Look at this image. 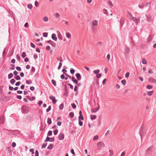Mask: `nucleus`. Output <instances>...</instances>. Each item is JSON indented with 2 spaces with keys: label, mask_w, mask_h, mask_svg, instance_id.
<instances>
[{
  "label": "nucleus",
  "mask_w": 156,
  "mask_h": 156,
  "mask_svg": "<svg viewBox=\"0 0 156 156\" xmlns=\"http://www.w3.org/2000/svg\"><path fill=\"white\" fill-rule=\"evenodd\" d=\"M154 149L152 146L149 147L146 151L145 154L146 156L151 155L154 152Z\"/></svg>",
  "instance_id": "nucleus-1"
},
{
  "label": "nucleus",
  "mask_w": 156,
  "mask_h": 156,
  "mask_svg": "<svg viewBox=\"0 0 156 156\" xmlns=\"http://www.w3.org/2000/svg\"><path fill=\"white\" fill-rule=\"evenodd\" d=\"M19 134L18 131L17 130H10V136L14 137L17 136Z\"/></svg>",
  "instance_id": "nucleus-2"
},
{
  "label": "nucleus",
  "mask_w": 156,
  "mask_h": 156,
  "mask_svg": "<svg viewBox=\"0 0 156 156\" xmlns=\"http://www.w3.org/2000/svg\"><path fill=\"white\" fill-rule=\"evenodd\" d=\"M22 112L23 114H27V113L29 111V108L28 106H23L22 108Z\"/></svg>",
  "instance_id": "nucleus-3"
},
{
  "label": "nucleus",
  "mask_w": 156,
  "mask_h": 156,
  "mask_svg": "<svg viewBox=\"0 0 156 156\" xmlns=\"http://www.w3.org/2000/svg\"><path fill=\"white\" fill-rule=\"evenodd\" d=\"M146 133V131L143 129V127L142 126L140 129V135L141 139L143 135H144Z\"/></svg>",
  "instance_id": "nucleus-4"
},
{
  "label": "nucleus",
  "mask_w": 156,
  "mask_h": 156,
  "mask_svg": "<svg viewBox=\"0 0 156 156\" xmlns=\"http://www.w3.org/2000/svg\"><path fill=\"white\" fill-rule=\"evenodd\" d=\"M55 140L54 137H50L48 136H47L46 137L45 140L44 142H47L49 141L50 142H54Z\"/></svg>",
  "instance_id": "nucleus-5"
},
{
  "label": "nucleus",
  "mask_w": 156,
  "mask_h": 156,
  "mask_svg": "<svg viewBox=\"0 0 156 156\" xmlns=\"http://www.w3.org/2000/svg\"><path fill=\"white\" fill-rule=\"evenodd\" d=\"M49 98L50 100H52V102L53 104H55L56 103L57 100L55 99V97L51 95L49 97Z\"/></svg>",
  "instance_id": "nucleus-6"
},
{
  "label": "nucleus",
  "mask_w": 156,
  "mask_h": 156,
  "mask_svg": "<svg viewBox=\"0 0 156 156\" xmlns=\"http://www.w3.org/2000/svg\"><path fill=\"white\" fill-rule=\"evenodd\" d=\"M64 135L62 133H60L58 135V139L59 140H63L64 138Z\"/></svg>",
  "instance_id": "nucleus-7"
},
{
  "label": "nucleus",
  "mask_w": 156,
  "mask_h": 156,
  "mask_svg": "<svg viewBox=\"0 0 156 156\" xmlns=\"http://www.w3.org/2000/svg\"><path fill=\"white\" fill-rule=\"evenodd\" d=\"M119 22L120 23V27L121 29L124 23V19L123 18H121Z\"/></svg>",
  "instance_id": "nucleus-8"
},
{
  "label": "nucleus",
  "mask_w": 156,
  "mask_h": 156,
  "mask_svg": "<svg viewBox=\"0 0 156 156\" xmlns=\"http://www.w3.org/2000/svg\"><path fill=\"white\" fill-rule=\"evenodd\" d=\"M5 120L4 116L2 115L0 116V124H2L4 123Z\"/></svg>",
  "instance_id": "nucleus-9"
},
{
  "label": "nucleus",
  "mask_w": 156,
  "mask_h": 156,
  "mask_svg": "<svg viewBox=\"0 0 156 156\" xmlns=\"http://www.w3.org/2000/svg\"><path fill=\"white\" fill-rule=\"evenodd\" d=\"M75 76L78 80H81V77L80 73H77L75 74Z\"/></svg>",
  "instance_id": "nucleus-10"
},
{
  "label": "nucleus",
  "mask_w": 156,
  "mask_h": 156,
  "mask_svg": "<svg viewBox=\"0 0 156 156\" xmlns=\"http://www.w3.org/2000/svg\"><path fill=\"white\" fill-rule=\"evenodd\" d=\"M97 145L98 147H104L105 146L104 144L102 142H100L97 143Z\"/></svg>",
  "instance_id": "nucleus-11"
},
{
  "label": "nucleus",
  "mask_w": 156,
  "mask_h": 156,
  "mask_svg": "<svg viewBox=\"0 0 156 156\" xmlns=\"http://www.w3.org/2000/svg\"><path fill=\"white\" fill-rule=\"evenodd\" d=\"M51 37L52 39L55 41H56L57 40V38L55 34L53 33L52 34Z\"/></svg>",
  "instance_id": "nucleus-12"
},
{
  "label": "nucleus",
  "mask_w": 156,
  "mask_h": 156,
  "mask_svg": "<svg viewBox=\"0 0 156 156\" xmlns=\"http://www.w3.org/2000/svg\"><path fill=\"white\" fill-rule=\"evenodd\" d=\"M26 97L27 98L29 101H32L35 100L36 99V98L34 96H33L31 98L30 96H27Z\"/></svg>",
  "instance_id": "nucleus-13"
},
{
  "label": "nucleus",
  "mask_w": 156,
  "mask_h": 156,
  "mask_svg": "<svg viewBox=\"0 0 156 156\" xmlns=\"http://www.w3.org/2000/svg\"><path fill=\"white\" fill-rule=\"evenodd\" d=\"M148 81L149 82H152L153 83L156 84V80L150 77L149 78Z\"/></svg>",
  "instance_id": "nucleus-14"
},
{
  "label": "nucleus",
  "mask_w": 156,
  "mask_h": 156,
  "mask_svg": "<svg viewBox=\"0 0 156 156\" xmlns=\"http://www.w3.org/2000/svg\"><path fill=\"white\" fill-rule=\"evenodd\" d=\"M100 108L99 105H98V108H96V110H94V109H92L91 110V111L92 113H95Z\"/></svg>",
  "instance_id": "nucleus-15"
},
{
  "label": "nucleus",
  "mask_w": 156,
  "mask_h": 156,
  "mask_svg": "<svg viewBox=\"0 0 156 156\" xmlns=\"http://www.w3.org/2000/svg\"><path fill=\"white\" fill-rule=\"evenodd\" d=\"M65 92H64L63 93L64 95V96L67 97L68 95V93H69V91L68 89L66 88H65Z\"/></svg>",
  "instance_id": "nucleus-16"
},
{
  "label": "nucleus",
  "mask_w": 156,
  "mask_h": 156,
  "mask_svg": "<svg viewBox=\"0 0 156 156\" xmlns=\"http://www.w3.org/2000/svg\"><path fill=\"white\" fill-rule=\"evenodd\" d=\"M57 32L58 33L57 36H58V39L60 40H62V36H61V34H60V33L59 32H58V31H57Z\"/></svg>",
  "instance_id": "nucleus-17"
},
{
  "label": "nucleus",
  "mask_w": 156,
  "mask_h": 156,
  "mask_svg": "<svg viewBox=\"0 0 156 156\" xmlns=\"http://www.w3.org/2000/svg\"><path fill=\"white\" fill-rule=\"evenodd\" d=\"M54 147V145L52 144H50V145L48 146L47 147V149L49 150H51Z\"/></svg>",
  "instance_id": "nucleus-18"
},
{
  "label": "nucleus",
  "mask_w": 156,
  "mask_h": 156,
  "mask_svg": "<svg viewBox=\"0 0 156 156\" xmlns=\"http://www.w3.org/2000/svg\"><path fill=\"white\" fill-rule=\"evenodd\" d=\"M10 17H12L13 20H14V22H15V20L16 17H15V14L12 13L11 15V13L10 12Z\"/></svg>",
  "instance_id": "nucleus-19"
},
{
  "label": "nucleus",
  "mask_w": 156,
  "mask_h": 156,
  "mask_svg": "<svg viewBox=\"0 0 156 156\" xmlns=\"http://www.w3.org/2000/svg\"><path fill=\"white\" fill-rule=\"evenodd\" d=\"M14 78L16 80H20L21 79L19 75H17L16 76H14Z\"/></svg>",
  "instance_id": "nucleus-20"
},
{
  "label": "nucleus",
  "mask_w": 156,
  "mask_h": 156,
  "mask_svg": "<svg viewBox=\"0 0 156 156\" xmlns=\"http://www.w3.org/2000/svg\"><path fill=\"white\" fill-rule=\"evenodd\" d=\"M92 25L94 26H96L98 25V21L97 20H94L92 22Z\"/></svg>",
  "instance_id": "nucleus-21"
},
{
  "label": "nucleus",
  "mask_w": 156,
  "mask_h": 156,
  "mask_svg": "<svg viewBox=\"0 0 156 156\" xmlns=\"http://www.w3.org/2000/svg\"><path fill=\"white\" fill-rule=\"evenodd\" d=\"M47 123L49 125H50L51 124L52 121L51 119L50 118H48L47 119Z\"/></svg>",
  "instance_id": "nucleus-22"
},
{
  "label": "nucleus",
  "mask_w": 156,
  "mask_h": 156,
  "mask_svg": "<svg viewBox=\"0 0 156 156\" xmlns=\"http://www.w3.org/2000/svg\"><path fill=\"white\" fill-rule=\"evenodd\" d=\"M97 116L95 115H90V119L92 120H93L96 119Z\"/></svg>",
  "instance_id": "nucleus-23"
},
{
  "label": "nucleus",
  "mask_w": 156,
  "mask_h": 156,
  "mask_svg": "<svg viewBox=\"0 0 156 156\" xmlns=\"http://www.w3.org/2000/svg\"><path fill=\"white\" fill-rule=\"evenodd\" d=\"M64 107V104L62 103L60 104L59 106V109L60 110H62L63 109Z\"/></svg>",
  "instance_id": "nucleus-24"
},
{
  "label": "nucleus",
  "mask_w": 156,
  "mask_h": 156,
  "mask_svg": "<svg viewBox=\"0 0 156 156\" xmlns=\"http://www.w3.org/2000/svg\"><path fill=\"white\" fill-rule=\"evenodd\" d=\"M51 82L54 86L56 87V81L53 79L51 80Z\"/></svg>",
  "instance_id": "nucleus-25"
},
{
  "label": "nucleus",
  "mask_w": 156,
  "mask_h": 156,
  "mask_svg": "<svg viewBox=\"0 0 156 156\" xmlns=\"http://www.w3.org/2000/svg\"><path fill=\"white\" fill-rule=\"evenodd\" d=\"M70 73L72 75H73L75 72V70L73 68H71L70 69Z\"/></svg>",
  "instance_id": "nucleus-26"
},
{
  "label": "nucleus",
  "mask_w": 156,
  "mask_h": 156,
  "mask_svg": "<svg viewBox=\"0 0 156 156\" xmlns=\"http://www.w3.org/2000/svg\"><path fill=\"white\" fill-rule=\"evenodd\" d=\"M132 20L136 23L138 22V20L137 18L134 17H132Z\"/></svg>",
  "instance_id": "nucleus-27"
},
{
  "label": "nucleus",
  "mask_w": 156,
  "mask_h": 156,
  "mask_svg": "<svg viewBox=\"0 0 156 156\" xmlns=\"http://www.w3.org/2000/svg\"><path fill=\"white\" fill-rule=\"evenodd\" d=\"M100 70L99 69H97L96 70H94L93 72V73L95 74H97L100 72Z\"/></svg>",
  "instance_id": "nucleus-28"
},
{
  "label": "nucleus",
  "mask_w": 156,
  "mask_h": 156,
  "mask_svg": "<svg viewBox=\"0 0 156 156\" xmlns=\"http://www.w3.org/2000/svg\"><path fill=\"white\" fill-rule=\"evenodd\" d=\"M69 116L71 118H73L74 117V114L73 112H70L69 113Z\"/></svg>",
  "instance_id": "nucleus-29"
},
{
  "label": "nucleus",
  "mask_w": 156,
  "mask_h": 156,
  "mask_svg": "<svg viewBox=\"0 0 156 156\" xmlns=\"http://www.w3.org/2000/svg\"><path fill=\"white\" fill-rule=\"evenodd\" d=\"M27 7L29 9H32L33 6L32 4H29L27 5Z\"/></svg>",
  "instance_id": "nucleus-30"
},
{
  "label": "nucleus",
  "mask_w": 156,
  "mask_h": 156,
  "mask_svg": "<svg viewBox=\"0 0 156 156\" xmlns=\"http://www.w3.org/2000/svg\"><path fill=\"white\" fill-rule=\"evenodd\" d=\"M16 82V80H15V79H12L11 80H10V83L12 84H13L15 83Z\"/></svg>",
  "instance_id": "nucleus-31"
},
{
  "label": "nucleus",
  "mask_w": 156,
  "mask_h": 156,
  "mask_svg": "<svg viewBox=\"0 0 156 156\" xmlns=\"http://www.w3.org/2000/svg\"><path fill=\"white\" fill-rule=\"evenodd\" d=\"M154 92V91L153 90H151V91H149L147 92V94L149 96H151L152 95L153 93Z\"/></svg>",
  "instance_id": "nucleus-32"
},
{
  "label": "nucleus",
  "mask_w": 156,
  "mask_h": 156,
  "mask_svg": "<svg viewBox=\"0 0 156 156\" xmlns=\"http://www.w3.org/2000/svg\"><path fill=\"white\" fill-rule=\"evenodd\" d=\"M66 36L67 38H69L71 37V35L69 33L67 32L66 34Z\"/></svg>",
  "instance_id": "nucleus-33"
},
{
  "label": "nucleus",
  "mask_w": 156,
  "mask_h": 156,
  "mask_svg": "<svg viewBox=\"0 0 156 156\" xmlns=\"http://www.w3.org/2000/svg\"><path fill=\"white\" fill-rule=\"evenodd\" d=\"M84 120V117L83 115H80L78 117V120Z\"/></svg>",
  "instance_id": "nucleus-34"
},
{
  "label": "nucleus",
  "mask_w": 156,
  "mask_h": 156,
  "mask_svg": "<svg viewBox=\"0 0 156 156\" xmlns=\"http://www.w3.org/2000/svg\"><path fill=\"white\" fill-rule=\"evenodd\" d=\"M21 56L23 58H24L26 56V53L25 52H22Z\"/></svg>",
  "instance_id": "nucleus-35"
},
{
  "label": "nucleus",
  "mask_w": 156,
  "mask_h": 156,
  "mask_svg": "<svg viewBox=\"0 0 156 156\" xmlns=\"http://www.w3.org/2000/svg\"><path fill=\"white\" fill-rule=\"evenodd\" d=\"M144 3H142V5H138V7L140 9H143L144 7Z\"/></svg>",
  "instance_id": "nucleus-36"
},
{
  "label": "nucleus",
  "mask_w": 156,
  "mask_h": 156,
  "mask_svg": "<svg viewBox=\"0 0 156 156\" xmlns=\"http://www.w3.org/2000/svg\"><path fill=\"white\" fill-rule=\"evenodd\" d=\"M71 106L73 109H75L76 107V105L74 103L71 104Z\"/></svg>",
  "instance_id": "nucleus-37"
},
{
  "label": "nucleus",
  "mask_w": 156,
  "mask_h": 156,
  "mask_svg": "<svg viewBox=\"0 0 156 156\" xmlns=\"http://www.w3.org/2000/svg\"><path fill=\"white\" fill-rule=\"evenodd\" d=\"M78 124L80 126H82L83 125V122L81 120H78Z\"/></svg>",
  "instance_id": "nucleus-38"
},
{
  "label": "nucleus",
  "mask_w": 156,
  "mask_h": 156,
  "mask_svg": "<svg viewBox=\"0 0 156 156\" xmlns=\"http://www.w3.org/2000/svg\"><path fill=\"white\" fill-rule=\"evenodd\" d=\"M51 109V105L49 106L48 107V108L46 109V112H49Z\"/></svg>",
  "instance_id": "nucleus-39"
},
{
  "label": "nucleus",
  "mask_w": 156,
  "mask_h": 156,
  "mask_svg": "<svg viewBox=\"0 0 156 156\" xmlns=\"http://www.w3.org/2000/svg\"><path fill=\"white\" fill-rule=\"evenodd\" d=\"M153 87V86L152 85H148L146 86V88L148 89H151Z\"/></svg>",
  "instance_id": "nucleus-40"
},
{
  "label": "nucleus",
  "mask_w": 156,
  "mask_h": 156,
  "mask_svg": "<svg viewBox=\"0 0 156 156\" xmlns=\"http://www.w3.org/2000/svg\"><path fill=\"white\" fill-rule=\"evenodd\" d=\"M52 135V131L51 130H49L47 133L48 136H50Z\"/></svg>",
  "instance_id": "nucleus-41"
},
{
  "label": "nucleus",
  "mask_w": 156,
  "mask_h": 156,
  "mask_svg": "<svg viewBox=\"0 0 156 156\" xmlns=\"http://www.w3.org/2000/svg\"><path fill=\"white\" fill-rule=\"evenodd\" d=\"M48 36V33L44 32L43 34V36L45 37H46Z\"/></svg>",
  "instance_id": "nucleus-42"
},
{
  "label": "nucleus",
  "mask_w": 156,
  "mask_h": 156,
  "mask_svg": "<svg viewBox=\"0 0 156 156\" xmlns=\"http://www.w3.org/2000/svg\"><path fill=\"white\" fill-rule=\"evenodd\" d=\"M58 132V130L57 129H55L53 130V133L55 135H56L57 134Z\"/></svg>",
  "instance_id": "nucleus-43"
},
{
  "label": "nucleus",
  "mask_w": 156,
  "mask_h": 156,
  "mask_svg": "<svg viewBox=\"0 0 156 156\" xmlns=\"http://www.w3.org/2000/svg\"><path fill=\"white\" fill-rule=\"evenodd\" d=\"M152 40V38L151 36L150 35H149L147 39V41L150 42Z\"/></svg>",
  "instance_id": "nucleus-44"
},
{
  "label": "nucleus",
  "mask_w": 156,
  "mask_h": 156,
  "mask_svg": "<svg viewBox=\"0 0 156 156\" xmlns=\"http://www.w3.org/2000/svg\"><path fill=\"white\" fill-rule=\"evenodd\" d=\"M62 65V63L61 62H60L58 66V70H59L61 68Z\"/></svg>",
  "instance_id": "nucleus-45"
},
{
  "label": "nucleus",
  "mask_w": 156,
  "mask_h": 156,
  "mask_svg": "<svg viewBox=\"0 0 156 156\" xmlns=\"http://www.w3.org/2000/svg\"><path fill=\"white\" fill-rule=\"evenodd\" d=\"M10 66H12V67H10V69L13 70L15 69V66L13 64H10Z\"/></svg>",
  "instance_id": "nucleus-46"
},
{
  "label": "nucleus",
  "mask_w": 156,
  "mask_h": 156,
  "mask_svg": "<svg viewBox=\"0 0 156 156\" xmlns=\"http://www.w3.org/2000/svg\"><path fill=\"white\" fill-rule=\"evenodd\" d=\"M121 83L124 85L126 84V81L125 80H122L121 81Z\"/></svg>",
  "instance_id": "nucleus-47"
},
{
  "label": "nucleus",
  "mask_w": 156,
  "mask_h": 156,
  "mask_svg": "<svg viewBox=\"0 0 156 156\" xmlns=\"http://www.w3.org/2000/svg\"><path fill=\"white\" fill-rule=\"evenodd\" d=\"M142 63L143 64H146L147 63V62L144 58L142 59Z\"/></svg>",
  "instance_id": "nucleus-48"
},
{
  "label": "nucleus",
  "mask_w": 156,
  "mask_h": 156,
  "mask_svg": "<svg viewBox=\"0 0 156 156\" xmlns=\"http://www.w3.org/2000/svg\"><path fill=\"white\" fill-rule=\"evenodd\" d=\"M70 152L73 155H76V154L74 152V150L73 149H71Z\"/></svg>",
  "instance_id": "nucleus-49"
},
{
  "label": "nucleus",
  "mask_w": 156,
  "mask_h": 156,
  "mask_svg": "<svg viewBox=\"0 0 156 156\" xmlns=\"http://www.w3.org/2000/svg\"><path fill=\"white\" fill-rule=\"evenodd\" d=\"M103 13L104 14H106V15L108 14V11L106 9H104L103 10Z\"/></svg>",
  "instance_id": "nucleus-50"
},
{
  "label": "nucleus",
  "mask_w": 156,
  "mask_h": 156,
  "mask_svg": "<svg viewBox=\"0 0 156 156\" xmlns=\"http://www.w3.org/2000/svg\"><path fill=\"white\" fill-rule=\"evenodd\" d=\"M98 138V135H95L94 136L93 138V139L94 140H97Z\"/></svg>",
  "instance_id": "nucleus-51"
},
{
  "label": "nucleus",
  "mask_w": 156,
  "mask_h": 156,
  "mask_svg": "<svg viewBox=\"0 0 156 156\" xmlns=\"http://www.w3.org/2000/svg\"><path fill=\"white\" fill-rule=\"evenodd\" d=\"M47 143H45L44 144H43L42 145V148H45L47 146Z\"/></svg>",
  "instance_id": "nucleus-52"
},
{
  "label": "nucleus",
  "mask_w": 156,
  "mask_h": 156,
  "mask_svg": "<svg viewBox=\"0 0 156 156\" xmlns=\"http://www.w3.org/2000/svg\"><path fill=\"white\" fill-rule=\"evenodd\" d=\"M21 83V82L20 81H18L15 84V85L16 86H18L20 85Z\"/></svg>",
  "instance_id": "nucleus-53"
},
{
  "label": "nucleus",
  "mask_w": 156,
  "mask_h": 156,
  "mask_svg": "<svg viewBox=\"0 0 156 156\" xmlns=\"http://www.w3.org/2000/svg\"><path fill=\"white\" fill-rule=\"evenodd\" d=\"M16 69L18 71H21V68L20 66H16Z\"/></svg>",
  "instance_id": "nucleus-54"
},
{
  "label": "nucleus",
  "mask_w": 156,
  "mask_h": 156,
  "mask_svg": "<svg viewBox=\"0 0 156 156\" xmlns=\"http://www.w3.org/2000/svg\"><path fill=\"white\" fill-rule=\"evenodd\" d=\"M30 45L31 47H32V48H35L36 46L34 43L31 42L30 43Z\"/></svg>",
  "instance_id": "nucleus-55"
},
{
  "label": "nucleus",
  "mask_w": 156,
  "mask_h": 156,
  "mask_svg": "<svg viewBox=\"0 0 156 156\" xmlns=\"http://www.w3.org/2000/svg\"><path fill=\"white\" fill-rule=\"evenodd\" d=\"M2 100L3 101H7L8 100V99L7 97H5L3 98L2 99Z\"/></svg>",
  "instance_id": "nucleus-56"
},
{
  "label": "nucleus",
  "mask_w": 156,
  "mask_h": 156,
  "mask_svg": "<svg viewBox=\"0 0 156 156\" xmlns=\"http://www.w3.org/2000/svg\"><path fill=\"white\" fill-rule=\"evenodd\" d=\"M34 5L36 7H38L39 6L38 2L35 1L34 2Z\"/></svg>",
  "instance_id": "nucleus-57"
},
{
  "label": "nucleus",
  "mask_w": 156,
  "mask_h": 156,
  "mask_svg": "<svg viewBox=\"0 0 156 156\" xmlns=\"http://www.w3.org/2000/svg\"><path fill=\"white\" fill-rule=\"evenodd\" d=\"M102 74L101 73H98L96 75V76L98 78H99L101 77Z\"/></svg>",
  "instance_id": "nucleus-58"
},
{
  "label": "nucleus",
  "mask_w": 156,
  "mask_h": 156,
  "mask_svg": "<svg viewBox=\"0 0 156 156\" xmlns=\"http://www.w3.org/2000/svg\"><path fill=\"white\" fill-rule=\"evenodd\" d=\"M35 71V68L34 67L32 66L31 67V71L33 73H34Z\"/></svg>",
  "instance_id": "nucleus-59"
},
{
  "label": "nucleus",
  "mask_w": 156,
  "mask_h": 156,
  "mask_svg": "<svg viewBox=\"0 0 156 156\" xmlns=\"http://www.w3.org/2000/svg\"><path fill=\"white\" fill-rule=\"evenodd\" d=\"M16 98L19 100H21L22 98V97L20 95H17L16 97Z\"/></svg>",
  "instance_id": "nucleus-60"
},
{
  "label": "nucleus",
  "mask_w": 156,
  "mask_h": 156,
  "mask_svg": "<svg viewBox=\"0 0 156 156\" xmlns=\"http://www.w3.org/2000/svg\"><path fill=\"white\" fill-rule=\"evenodd\" d=\"M29 151L32 154H34V149L33 148L30 149V150Z\"/></svg>",
  "instance_id": "nucleus-61"
},
{
  "label": "nucleus",
  "mask_w": 156,
  "mask_h": 156,
  "mask_svg": "<svg viewBox=\"0 0 156 156\" xmlns=\"http://www.w3.org/2000/svg\"><path fill=\"white\" fill-rule=\"evenodd\" d=\"M43 103V101L41 100L39 101L38 102V105L40 106Z\"/></svg>",
  "instance_id": "nucleus-62"
},
{
  "label": "nucleus",
  "mask_w": 156,
  "mask_h": 156,
  "mask_svg": "<svg viewBox=\"0 0 156 156\" xmlns=\"http://www.w3.org/2000/svg\"><path fill=\"white\" fill-rule=\"evenodd\" d=\"M129 72H127L125 74V77L126 78H128L129 77Z\"/></svg>",
  "instance_id": "nucleus-63"
},
{
  "label": "nucleus",
  "mask_w": 156,
  "mask_h": 156,
  "mask_svg": "<svg viewBox=\"0 0 156 156\" xmlns=\"http://www.w3.org/2000/svg\"><path fill=\"white\" fill-rule=\"evenodd\" d=\"M39 152L37 150L35 151V156H39Z\"/></svg>",
  "instance_id": "nucleus-64"
}]
</instances>
